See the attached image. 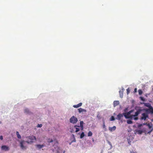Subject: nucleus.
I'll return each mask as SVG.
<instances>
[{
    "label": "nucleus",
    "mask_w": 153,
    "mask_h": 153,
    "mask_svg": "<svg viewBox=\"0 0 153 153\" xmlns=\"http://www.w3.org/2000/svg\"><path fill=\"white\" fill-rule=\"evenodd\" d=\"M78 111L79 113H81L83 112H86V110L82 108H80L78 109Z\"/></svg>",
    "instance_id": "nucleus-13"
},
{
    "label": "nucleus",
    "mask_w": 153,
    "mask_h": 153,
    "mask_svg": "<svg viewBox=\"0 0 153 153\" xmlns=\"http://www.w3.org/2000/svg\"><path fill=\"white\" fill-rule=\"evenodd\" d=\"M133 111V110H131L129 111V112L131 114Z\"/></svg>",
    "instance_id": "nucleus-37"
},
{
    "label": "nucleus",
    "mask_w": 153,
    "mask_h": 153,
    "mask_svg": "<svg viewBox=\"0 0 153 153\" xmlns=\"http://www.w3.org/2000/svg\"><path fill=\"white\" fill-rule=\"evenodd\" d=\"M82 105V102H80L77 105H74L73 107L74 108H78L81 106Z\"/></svg>",
    "instance_id": "nucleus-10"
},
{
    "label": "nucleus",
    "mask_w": 153,
    "mask_h": 153,
    "mask_svg": "<svg viewBox=\"0 0 153 153\" xmlns=\"http://www.w3.org/2000/svg\"><path fill=\"white\" fill-rule=\"evenodd\" d=\"M127 123L128 124H132L133 123V122L131 120H127Z\"/></svg>",
    "instance_id": "nucleus-18"
},
{
    "label": "nucleus",
    "mask_w": 153,
    "mask_h": 153,
    "mask_svg": "<svg viewBox=\"0 0 153 153\" xmlns=\"http://www.w3.org/2000/svg\"><path fill=\"white\" fill-rule=\"evenodd\" d=\"M92 135V133L91 131H89L88 134V137H91Z\"/></svg>",
    "instance_id": "nucleus-19"
},
{
    "label": "nucleus",
    "mask_w": 153,
    "mask_h": 153,
    "mask_svg": "<svg viewBox=\"0 0 153 153\" xmlns=\"http://www.w3.org/2000/svg\"><path fill=\"white\" fill-rule=\"evenodd\" d=\"M141 100H143V97H141Z\"/></svg>",
    "instance_id": "nucleus-40"
},
{
    "label": "nucleus",
    "mask_w": 153,
    "mask_h": 153,
    "mask_svg": "<svg viewBox=\"0 0 153 153\" xmlns=\"http://www.w3.org/2000/svg\"><path fill=\"white\" fill-rule=\"evenodd\" d=\"M137 132H138V134H141L143 132V131L141 130H138L137 131Z\"/></svg>",
    "instance_id": "nucleus-25"
},
{
    "label": "nucleus",
    "mask_w": 153,
    "mask_h": 153,
    "mask_svg": "<svg viewBox=\"0 0 153 153\" xmlns=\"http://www.w3.org/2000/svg\"><path fill=\"white\" fill-rule=\"evenodd\" d=\"M24 111L25 113L27 114H30V111H29V110L27 108H25L24 109Z\"/></svg>",
    "instance_id": "nucleus-14"
},
{
    "label": "nucleus",
    "mask_w": 153,
    "mask_h": 153,
    "mask_svg": "<svg viewBox=\"0 0 153 153\" xmlns=\"http://www.w3.org/2000/svg\"><path fill=\"white\" fill-rule=\"evenodd\" d=\"M126 91L127 94H128L130 93V90L129 88H128V89H127Z\"/></svg>",
    "instance_id": "nucleus-26"
},
{
    "label": "nucleus",
    "mask_w": 153,
    "mask_h": 153,
    "mask_svg": "<svg viewBox=\"0 0 153 153\" xmlns=\"http://www.w3.org/2000/svg\"><path fill=\"white\" fill-rule=\"evenodd\" d=\"M147 126L149 128L150 130L149 131L147 132L148 134H150L151 132L153 131V128L152 126L149 124H147Z\"/></svg>",
    "instance_id": "nucleus-7"
},
{
    "label": "nucleus",
    "mask_w": 153,
    "mask_h": 153,
    "mask_svg": "<svg viewBox=\"0 0 153 153\" xmlns=\"http://www.w3.org/2000/svg\"><path fill=\"white\" fill-rule=\"evenodd\" d=\"M26 138L28 139L27 141L25 142V141L23 140L21 141L20 142V146L21 148L23 150L26 149L27 147V146H24V145L25 144V143H33L36 140V137L33 135L28 136L26 137Z\"/></svg>",
    "instance_id": "nucleus-2"
},
{
    "label": "nucleus",
    "mask_w": 153,
    "mask_h": 153,
    "mask_svg": "<svg viewBox=\"0 0 153 153\" xmlns=\"http://www.w3.org/2000/svg\"><path fill=\"white\" fill-rule=\"evenodd\" d=\"M16 135L17 136V137L18 138H19V139L21 138V136L19 134L18 131H16Z\"/></svg>",
    "instance_id": "nucleus-17"
},
{
    "label": "nucleus",
    "mask_w": 153,
    "mask_h": 153,
    "mask_svg": "<svg viewBox=\"0 0 153 153\" xmlns=\"http://www.w3.org/2000/svg\"><path fill=\"white\" fill-rule=\"evenodd\" d=\"M152 90H153V88Z\"/></svg>",
    "instance_id": "nucleus-43"
},
{
    "label": "nucleus",
    "mask_w": 153,
    "mask_h": 153,
    "mask_svg": "<svg viewBox=\"0 0 153 153\" xmlns=\"http://www.w3.org/2000/svg\"><path fill=\"white\" fill-rule=\"evenodd\" d=\"M138 92L140 95H141L143 93V92L141 89H139L138 91Z\"/></svg>",
    "instance_id": "nucleus-21"
},
{
    "label": "nucleus",
    "mask_w": 153,
    "mask_h": 153,
    "mask_svg": "<svg viewBox=\"0 0 153 153\" xmlns=\"http://www.w3.org/2000/svg\"><path fill=\"white\" fill-rule=\"evenodd\" d=\"M128 143L129 145H131L130 142L129 141H128Z\"/></svg>",
    "instance_id": "nucleus-38"
},
{
    "label": "nucleus",
    "mask_w": 153,
    "mask_h": 153,
    "mask_svg": "<svg viewBox=\"0 0 153 153\" xmlns=\"http://www.w3.org/2000/svg\"><path fill=\"white\" fill-rule=\"evenodd\" d=\"M76 141V139L74 137V139L73 140L71 141L72 142V143H73L74 142H75Z\"/></svg>",
    "instance_id": "nucleus-30"
},
{
    "label": "nucleus",
    "mask_w": 153,
    "mask_h": 153,
    "mask_svg": "<svg viewBox=\"0 0 153 153\" xmlns=\"http://www.w3.org/2000/svg\"><path fill=\"white\" fill-rule=\"evenodd\" d=\"M102 127H103V128L104 129L105 131L106 130V126H105V123L104 122L103 123V126H102Z\"/></svg>",
    "instance_id": "nucleus-24"
},
{
    "label": "nucleus",
    "mask_w": 153,
    "mask_h": 153,
    "mask_svg": "<svg viewBox=\"0 0 153 153\" xmlns=\"http://www.w3.org/2000/svg\"><path fill=\"white\" fill-rule=\"evenodd\" d=\"M77 121V118L75 117L74 116H72L70 119V122L73 124L76 123Z\"/></svg>",
    "instance_id": "nucleus-4"
},
{
    "label": "nucleus",
    "mask_w": 153,
    "mask_h": 153,
    "mask_svg": "<svg viewBox=\"0 0 153 153\" xmlns=\"http://www.w3.org/2000/svg\"><path fill=\"white\" fill-rule=\"evenodd\" d=\"M149 117L147 113H144L142 114L140 118L141 120H146V119Z\"/></svg>",
    "instance_id": "nucleus-3"
},
{
    "label": "nucleus",
    "mask_w": 153,
    "mask_h": 153,
    "mask_svg": "<svg viewBox=\"0 0 153 153\" xmlns=\"http://www.w3.org/2000/svg\"><path fill=\"white\" fill-rule=\"evenodd\" d=\"M130 153H136V152H134L133 151H131L130 152Z\"/></svg>",
    "instance_id": "nucleus-36"
},
{
    "label": "nucleus",
    "mask_w": 153,
    "mask_h": 153,
    "mask_svg": "<svg viewBox=\"0 0 153 153\" xmlns=\"http://www.w3.org/2000/svg\"><path fill=\"white\" fill-rule=\"evenodd\" d=\"M116 129V127L115 126H113V127H109V130L111 131H112L115 130Z\"/></svg>",
    "instance_id": "nucleus-11"
},
{
    "label": "nucleus",
    "mask_w": 153,
    "mask_h": 153,
    "mask_svg": "<svg viewBox=\"0 0 153 153\" xmlns=\"http://www.w3.org/2000/svg\"><path fill=\"white\" fill-rule=\"evenodd\" d=\"M119 101H115L113 102V105L114 107L119 104Z\"/></svg>",
    "instance_id": "nucleus-12"
},
{
    "label": "nucleus",
    "mask_w": 153,
    "mask_h": 153,
    "mask_svg": "<svg viewBox=\"0 0 153 153\" xmlns=\"http://www.w3.org/2000/svg\"><path fill=\"white\" fill-rule=\"evenodd\" d=\"M72 143V141H71V142L69 143V145H71Z\"/></svg>",
    "instance_id": "nucleus-39"
},
{
    "label": "nucleus",
    "mask_w": 153,
    "mask_h": 153,
    "mask_svg": "<svg viewBox=\"0 0 153 153\" xmlns=\"http://www.w3.org/2000/svg\"><path fill=\"white\" fill-rule=\"evenodd\" d=\"M142 110L143 111H142L144 110L146 112V113H147L148 114H153V108L152 107L150 108Z\"/></svg>",
    "instance_id": "nucleus-5"
},
{
    "label": "nucleus",
    "mask_w": 153,
    "mask_h": 153,
    "mask_svg": "<svg viewBox=\"0 0 153 153\" xmlns=\"http://www.w3.org/2000/svg\"><path fill=\"white\" fill-rule=\"evenodd\" d=\"M123 114H119L117 115L116 119L118 120H120L123 117Z\"/></svg>",
    "instance_id": "nucleus-8"
},
{
    "label": "nucleus",
    "mask_w": 153,
    "mask_h": 153,
    "mask_svg": "<svg viewBox=\"0 0 153 153\" xmlns=\"http://www.w3.org/2000/svg\"><path fill=\"white\" fill-rule=\"evenodd\" d=\"M126 113L128 115H131V113L129 111L127 112H126Z\"/></svg>",
    "instance_id": "nucleus-35"
},
{
    "label": "nucleus",
    "mask_w": 153,
    "mask_h": 153,
    "mask_svg": "<svg viewBox=\"0 0 153 153\" xmlns=\"http://www.w3.org/2000/svg\"><path fill=\"white\" fill-rule=\"evenodd\" d=\"M123 90L124 89H122L121 90H120L119 91L120 96L121 98H122L123 97Z\"/></svg>",
    "instance_id": "nucleus-9"
},
{
    "label": "nucleus",
    "mask_w": 153,
    "mask_h": 153,
    "mask_svg": "<svg viewBox=\"0 0 153 153\" xmlns=\"http://www.w3.org/2000/svg\"><path fill=\"white\" fill-rule=\"evenodd\" d=\"M110 121H113L115 120L114 117L113 116L111 117V118H110Z\"/></svg>",
    "instance_id": "nucleus-23"
},
{
    "label": "nucleus",
    "mask_w": 153,
    "mask_h": 153,
    "mask_svg": "<svg viewBox=\"0 0 153 153\" xmlns=\"http://www.w3.org/2000/svg\"><path fill=\"white\" fill-rule=\"evenodd\" d=\"M63 153H65V152H63Z\"/></svg>",
    "instance_id": "nucleus-42"
},
{
    "label": "nucleus",
    "mask_w": 153,
    "mask_h": 153,
    "mask_svg": "<svg viewBox=\"0 0 153 153\" xmlns=\"http://www.w3.org/2000/svg\"><path fill=\"white\" fill-rule=\"evenodd\" d=\"M42 124H38L37 126V127H39V128H41V127L42 126Z\"/></svg>",
    "instance_id": "nucleus-28"
},
{
    "label": "nucleus",
    "mask_w": 153,
    "mask_h": 153,
    "mask_svg": "<svg viewBox=\"0 0 153 153\" xmlns=\"http://www.w3.org/2000/svg\"><path fill=\"white\" fill-rule=\"evenodd\" d=\"M80 127H81V130H83V126H80Z\"/></svg>",
    "instance_id": "nucleus-32"
},
{
    "label": "nucleus",
    "mask_w": 153,
    "mask_h": 153,
    "mask_svg": "<svg viewBox=\"0 0 153 153\" xmlns=\"http://www.w3.org/2000/svg\"><path fill=\"white\" fill-rule=\"evenodd\" d=\"M135 109L137 110V111L134 115H128L126 113H123V114L125 118L126 119H130V120H138L139 118L138 116L142 111L143 110L140 107H139L137 109L135 108Z\"/></svg>",
    "instance_id": "nucleus-1"
},
{
    "label": "nucleus",
    "mask_w": 153,
    "mask_h": 153,
    "mask_svg": "<svg viewBox=\"0 0 153 153\" xmlns=\"http://www.w3.org/2000/svg\"><path fill=\"white\" fill-rule=\"evenodd\" d=\"M48 143H50L53 142V140L52 139H49L48 140Z\"/></svg>",
    "instance_id": "nucleus-22"
},
{
    "label": "nucleus",
    "mask_w": 153,
    "mask_h": 153,
    "mask_svg": "<svg viewBox=\"0 0 153 153\" xmlns=\"http://www.w3.org/2000/svg\"><path fill=\"white\" fill-rule=\"evenodd\" d=\"M3 139V136H0V139L2 140Z\"/></svg>",
    "instance_id": "nucleus-33"
},
{
    "label": "nucleus",
    "mask_w": 153,
    "mask_h": 153,
    "mask_svg": "<svg viewBox=\"0 0 153 153\" xmlns=\"http://www.w3.org/2000/svg\"><path fill=\"white\" fill-rule=\"evenodd\" d=\"M85 136L84 133L83 132H82L80 136V138H82Z\"/></svg>",
    "instance_id": "nucleus-20"
},
{
    "label": "nucleus",
    "mask_w": 153,
    "mask_h": 153,
    "mask_svg": "<svg viewBox=\"0 0 153 153\" xmlns=\"http://www.w3.org/2000/svg\"><path fill=\"white\" fill-rule=\"evenodd\" d=\"M36 146L39 149H41L44 146L43 145L38 144Z\"/></svg>",
    "instance_id": "nucleus-16"
},
{
    "label": "nucleus",
    "mask_w": 153,
    "mask_h": 153,
    "mask_svg": "<svg viewBox=\"0 0 153 153\" xmlns=\"http://www.w3.org/2000/svg\"><path fill=\"white\" fill-rule=\"evenodd\" d=\"M145 105L149 108H151L152 107L151 106L150 104L149 103H145L144 104Z\"/></svg>",
    "instance_id": "nucleus-15"
},
{
    "label": "nucleus",
    "mask_w": 153,
    "mask_h": 153,
    "mask_svg": "<svg viewBox=\"0 0 153 153\" xmlns=\"http://www.w3.org/2000/svg\"><path fill=\"white\" fill-rule=\"evenodd\" d=\"M76 130L75 131L76 132H77L79 131V129L78 128H76Z\"/></svg>",
    "instance_id": "nucleus-29"
},
{
    "label": "nucleus",
    "mask_w": 153,
    "mask_h": 153,
    "mask_svg": "<svg viewBox=\"0 0 153 153\" xmlns=\"http://www.w3.org/2000/svg\"><path fill=\"white\" fill-rule=\"evenodd\" d=\"M93 141H94V139L93 140Z\"/></svg>",
    "instance_id": "nucleus-41"
},
{
    "label": "nucleus",
    "mask_w": 153,
    "mask_h": 153,
    "mask_svg": "<svg viewBox=\"0 0 153 153\" xmlns=\"http://www.w3.org/2000/svg\"><path fill=\"white\" fill-rule=\"evenodd\" d=\"M137 88H136L134 89V92L135 93V92H137Z\"/></svg>",
    "instance_id": "nucleus-34"
},
{
    "label": "nucleus",
    "mask_w": 153,
    "mask_h": 153,
    "mask_svg": "<svg viewBox=\"0 0 153 153\" xmlns=\"http://www.w3.org/2000/svg\"><path fill=\"white\" fill-rule=\"evenodd\" d=\"M76 127H80V126H77V125H75V126H74V128H76Z\"/></svg>",
    "instance_id": "nucleus-31"
},
{
    "label": "nucleus",
    "mask_w": 153,
    "mask_h": 153,
    "mask_svg": "<svg viewBox=\"0 0 153 153\" xmlns=\"http://www.w3.org/2000/svg\"><path fill=\"white\" fill-rule=\"evenodd\" d=\"M83 122L82 121H80V125L79 126H83Z\"/></svg>",
    "instance_id": "nucleus-27"
},
{
    "label": "nucleus",
    "mask_w": 153,
    "mask_h": 153,
    "mask_svg": "<svg viewBox=\"0 0 153 153\" xmlns=\"http://www.w3.org/2000/svg\"><path fill=\"white\" fill-rule=\"evenodd\" d=\"M1 150L4 151H8L10 149L9 147L6 145H3L1 146Z\"/></svg>",
    "instance_id": "nucleus-6"
}]
</instances>
